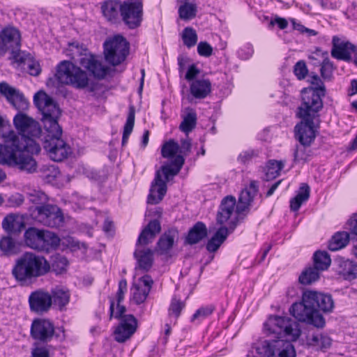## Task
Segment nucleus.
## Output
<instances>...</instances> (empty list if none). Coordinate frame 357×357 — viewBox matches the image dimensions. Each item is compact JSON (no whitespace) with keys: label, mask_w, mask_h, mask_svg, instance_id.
<instances>
[{"label":"nucleus","mask_w":357,"mask_h":357,"mask_svg":"<svg viewBox=\"0 0 357 357\" xmlns=\"http://www.w3.org/2000/svg\"><path fill=\"white\" fill-rule=\"evenodd\" d=\"M137 321L132 314H125L116 328L114 335L118 342H124L128 340L136 331Z\"/></svg>","instance_id":"nucleus-19"},{"label":"nucleus","mask_w":357,"mask_h":357,"mask_svg":"<svg viewBox=\"0 0 357 357\" xmlns=\"http://www.w3.org/2000/svg\"><path fill=\"white\" fill-rule=\"evenodd\" d=\"M188 93H185L183 91V96L189 102L196 103L197 100L206 98L211 91H187Z\"/></svg>","instance_id":"nucleus-47"},{"label":"nucleus","mask_w":357,"mask_h":357,"mask_svg":"<svg viewBox=\"0 0 357 357\" xmlns=\"http://www.w3.org/2000/svg\"><path fill=\"white\" fill-rule=\"evenodd\" d=\"M197 34L195 30L190 26L185 27L182 32V40L183 44L188 47H194L197 42Z\"/></svg>","instance_id":"nucleus-44"},{"label":"nucleus","mask_w":357,"mask_h":357,"mask_svg":"<svg viewBox=\"0 0 357 357\" xmlns=\"http://www.w3.org/2000/svg\"><path fill=\"white\" fill-rule=\"evenodd\" d=\"M310 189L307 183H302L297 195L290 200V208L294 211H297L302 204L306 202L310 197Z\"/></svg>","instance_id":"nucleus-35"},{"label":"nucleus","mask_w":357,"mask_h":357,"mask_svg":"<svg viewBox=\"0 0 357 357\" xmlns=\"http://www.w3.org/2000/svg\"><path fill=\"white\" fill-rule=\"evenodd\" d=\"M29 201L38 206L46 205L48 202L47 195L43 191L38 190H31L27 192Z\"/></svg>","instance_id":"nucleus-45"},{"label":"nucleus","mask_w":357,"mask_h":357,"mask_svg":"<svg viewBox=\"0 0 357 357\" xmlns=\"http://www.w3.org/2000/svg\"><path fill=\"white\" fill-rule=\"evenodd\" d=\"M303 301L307 303H312L315 309H319L324 312H331L334 308V301L329 294L315 291H305L303 293Z\"/></svg>","instance_id":"nucleus-18"},{"label":"nucleus","mask_w":357,"mask_h":357,"mask_svg":"<svg viewBox=\"0 0 357 357\" xmlns=\"http://www.w3.org/2000/svg\"><path fill=\"white\" fill-rule=\"evenodd\" d=\"M29 303L31 311L37 313L45 312L52 306V295L47 291L39 289L30 294Z\"/></svg>","instance_id":"nucleus-21"},{"label":"nucleus","mask_w":357,"mask_h":357,"mask_svg":"<svg viewBox=\"0 0 357 357\" xmlns=\"http://www.w3.org/2000/svg\"><path fill=\"white\" fill-rule=\"evenodd\" d=\"M257 191V183L255 181H252L248 187L242 190L238 197V202L236 204L238 213H244L249 210V207Z\"/></svg>","instance_id":"nucleus-24"},{"label":"nucleus","mask_w":357,"mask_h":357,"mask_svg":"<svg viewBox=\"0 0 357 357\" xmlns=\"http://www.w3.org/2000/svg\"><path fill=\"white\" fill-rule=\"evenodd\" d=\"M18 135L13 130L3 133V144H0V164L31 174L37 169L33 154L39 153L40 145L36 142L42 132L38 122L24 114L18 113L13 119Z\"/></svg>","instance_id":"nucleus-1"},{"label":"nucleus","mask_w":357,"mask_h":357,"mask_svg":"<svg viewBox=\"0 0 357 357\" xmlns=\"http://www.w3.org/2000/svg\"><path fill=\"white\" fill-rule=\"evenodd\" d=\"M305 146L301 144V146L296 147L294 154L295 161L300 162L307 160L309 155L306 153Z\"/></svg>","instance_id":"nucleus-56"},{"label":"nucleus","mask_w":357,"mask_h":357,"mask_svg":"<svg viewBox=\"0 0 357 357\" xmlns=\"http://www.w3.org/2000/svg\"><path fill=\"white\" fill-rule=\"evenodd\" d=\"M54 326L45 319H36L33 321L30 333L33 339L42 342L51 341L54 334Z\"/></svg>","instance_id":"nucleus-17"},{"label":"nucleus","mask_w":357,"mask_h":357,"mask_svg":"<svg viewBox=\"0 0 357 357\" xmlns=\"http://www.w3.org/2000/svg\"><path fill=\"white\" fill-rule=\"evenodd\" d=\"M215 307L213 305H207L200 307L192 317V321L196 319L202 320L210 316L214 311Z\"/></svg>","instance_id":"nucleus-49"},{"label":"nucleus","mask_w":357,"mask_h":357,"mask_svg":"<svg viewBox=\"0 0 357 357\" xmlns=\"http://www.w3.org/2000/svg\"><path fill=\"white\" fill-rule=\"evenodd\" d=\"M188 61L189 59L186 56H183L182 55L178 56V72L181 75L183 73L186 64Z\"/></svg>","instance_id":"nucleus-62"},{"label":"nucleus","mask_w":357,"mask_h":357,"mask_svg":"<svg viewBox=\"0 0 357 357\" xmlns=\"http://www.w3.org/2000/svg\"><path fill=\"white\" fill-rule=\"evenodd\" d=\"M117 312L114 313V302L111 301L109 307L110 318L114 317L116 319H121V318L125 316L123 314L126 312V307L121 305V303H117Z\"/></svg>","instance_id":"nucleus-54"},{"label":"nucleus","mask_w":357,"mask_h":357,"mask_svg":"<svg viewBox=\"0 0 357 357\" xmlns=\"http://www.w3.org/2000/svg\"><path fill=\"white\" fill-rule=\"evenodd\" d=\"M123 2L119 0H107L101 6L103 16L110 22L116 23L121 17Z\"/></svg>","instance_id":"nucleus-25"},{"label":"nucleus","mask_w":357,"mask_h":357,"mask_svg":"<svg viewBox=\"0 0 357 357\" xmlns=\"http://www.w3.org/2000/svg\"><path fill=\"white\" fill-rule=\"evenodd\" d=\"M26 65L27 66L29 73L31 75L37 76L40 74V65L38 64V63L34 61L33 59H31V61H29Z\"/></svg>","instance_id":"nucleus-60"},{"label":"nucleus","mask_w":357,"mask_h":357,"mask_svg":"<svg viewBox=\"0 0 357 357\" xmlns=\"http://www.w3.org/2000/svg\"><path fill=\"white\" fill-rule=\"evenodd\" d=\"M0 250L6 256L15 255L19 251L17 243L10 236H3L1 238Z\"/></svg>","instance_id":"nucleus-40"},{"label":"nucleus","mask_w":357,"mask_h":357,"mask_svg":"<svg viewBox=\"0 0 357 357\" xmlns=\"http://www.w3.org/2000/svg\"><path fill=\"white\" fill-rule=\"evenodd\" d=\"M142 17L143 4L141 0H125L123 2L121 19L129 29L139 27Z\"/></svg>","instance_id":"nucleus-14"},{"label":"nucleus","mask_w":357,"mask_h":357,"mask_svg":"<svg viewBox=\"0 0 357 357\" xmlns=\"http://www.w3.org/2000/svg\"><path fill=\"white\" fill-rule=\"evenodd\" d=\"M56 79L61 85L70 86L76 89H85L89 83V78L86 71L70 61H62L57 66L54 77L47 81V86L50 87Z\"/></svg>","instance_id":"nucleus-7"},{"label":"nucleus","mask_w":357,"mask_h":357,"mask_svg":"<svg viewBox=\"0 0 357 357\" xmlns=\"http://www.w3.org/2000/svg\"><path fill=\"white\" fill-rule=\"evenodd\" d=\"M294 73L298 80L304 79L309 73V70L303 60L296 62L294 66Z\"/></svg>","instance_id":"nucleus-48"},{"label":"nucleus","mask_w":357,"mask_h":357,"mask_svg":"<svg viewBox=\"0 0 357 357\" xmlns=\"http://www.w3.org/2000/svg\"><path fill=\"white\" fill-rule=\"evenodd\" d=\"M161 230L160 223L157 220L149 222L148 225L142 231L137 240V245H147L155 238Z\"/></svg>","instance_id":"nucleus-26"},{"label":"nucleus","mask_w":357,"mask_h":357,"mask_svg":"<svg viewBox=\"0 0 357 357\" xmlns=\"http://www.w3.org/2000/svg\"><path fill=\"white\" fill-rule=\"evenodd\" d=\"M33 101L43 114L42 121L45 130L43 148L52 160L61 162L72 152L70 146L61 138L63 131L58 123L61 109L45 91H38Z\"/></svg>","instance_id":"nucleus-2"},{"label":"nucleus","mask_w":357,"mask_h":357,"mask_svg":"<svg viewBox=\"0 0 357 357\" xmlns=\"http://www.w3.org/2000/svg\"><path fill=\"white\" fill-rule=\"evenodd\" d=\"M25 224L22 216L16 214H10L4 218L2 227L8 233H17L21 231Z\"/></svg>","instance_id":"nucleus-30"},{"label":"nucleus","mask_w":357,"mask_h":357,"mask_svg":"<svg viewBox=\"0 0 357 357\" xmlns=\"http://www.w3.org/2000/svg\"><path fill=\"white\" fill-rule=\"evenodd\" d=\"M316 55L317 56H321L322 58L321 63L319 66L321 76L314 73H311L307 78V82L311 86L303 89H326L324 82H331L333 78V73L336 67L328 58V52L317 51Z\"/></svg>","instance_id":"nucleus-11"},{"label":"nucleus","mask_w":357,"mask_h":357,"mask_svg":"<svg viewBox=\"0 0 357 357\" xmlns=\"http://www.w3.org/2000/svg\"><path fill=\"white\" fill-rule=\"evenodd\" d=\"M242 213L237 211L236 198L227 196L221 202L216 215L217 222L220 225L227 224L231 230H234Z\"/></svg>","instance_id":"nucleus-12"},{"label":"nucleus","mask_w":357,"mask_h":357,"mask_svg":"<svg viewBox=\"0 0 357 357\" xmlns=\"http://www.w3.org/2000/svg\"><path fill=\"white\" fill-rule=\"evenodd\" d=\"M338 273L345 280L356 279L357 278V262L351 259H340L338 261Z\"/></svg>","instance_id":"nucleus-29"},{"label":"nucleus","mask_w":357,"mask_h":357,"mask_svg":"<svg viewBox=\"0 0 357 357\" xmlns=\"http://www.w3.org/2000/svg\"><path fill=\"white\" fill-rule=\"evenodd\" d=\"M105 61L115 66L124 61L129 54L130 45L122 36H114L107 39L104 44Z\"/></svg>","instance_id":"nucleus-9"},{"label":"nucleus","mask_w":357,"mask_h":357,"mask_svg":"<svg viewBox=\"0 0 357 357\" xmlns=\"http://www.w3.org/2000/svg\"><path fill=\"white\" fill-rule=\"evenodd\" d=\"M183 307L184 304L180 300L174 298L169 308V315L171 317L174 316L175 319H177Z\"/></svg>","instance_id":"nucleus-50"},{"label":"nucleus","mask_w":357,"mask_h":357,"mask_svg":"<svg viewBox=\"0 0 357 357\" xmlns=\"http://www.w3.org/2000/svg\"><path fill=\"white\" fill-rule=\"evenodd\" d=\"M135 109L133 106H130L129 112L127 116L126 122L123 127V132L122 136V145L125 146L128 140L130 134L132 132L135 125Z\"/></svg>","instance_id":"nucleus-39"},{"label":"nucleus","mask_w":357,"mask_h":357,"mask_svg":"<svg viewBox=\"0 0 357 357\" xmlns=\"http://www.w3.org/2000/svg\"><path fill=\"white\" fill-rule=\"evenodd\" d=\"M312 341L314 342V344L322 349L328 348L331 344V339L329 337L322 334H317L314 335L312 337Z\"/></svg>","instance_id":"nucleus-52"},{"label":"nucleus","mask_w":357,"mask_h":357,"mask_svg":"<svg viewBox=\"0 0 357 357\" xmlns=\"http://www.w3.org/2000/svg\"><path fill=\"white\" fill-rule=\"evenodd\" d=\"M332 44L331 56L333 58L347 62L352 61L351 53L356 52L357 46L349 41H342L337 36L333 37Z\"/></svg>","instance_id":"nucleus-20"},{"label":"nucleus","mask_w":357,"mask_h":357,"mask_svg":"<svg viewBox=\"0 0 357 357\" xmlns=\"http://www.w3.org/2000/svg\"><path fill=\"white\" fill-rule=\"evenodd\" d=\"M177 231L174 229L169 230L162 234L157 244V252L160 255L167 254L173 247Z\"/></svg>","instance_id":"nucleus-31"},{"label":"nucleus","mask_w":357,"mask_h":357,"mask_svg":"<svg viewBox=\"0 0 357 357\" xmlns=\"http://www.w3.org/2000/svg\"><path fill=\"white\" fill-rule=\"evenodd\" d=\"M24 201V197L20 193L12 195L8 199L9 205L12 207L21 206Z\"/></svg>","instance_id":"nucleus-59"},{"label":"nucleus","mask_w":357,"mask_h":357,"mask_svg":"<svg viewBox=\"0 0 357 357\" xmlns=\"http://www.w3.org/2000/svg\"><path fill=\"white\" fill-rule=\"evenodd\" d=\"M50 270V264L43 256L26 252L15 260L12 275L21 285H28Z\"/></svg>","instance_id":"nucleus-6"},{"label":"nucleus","mask_w":357,"mask_h":357,"mask_svg":"<svg viewBox=\"0 0 357 357\" xmlns=\"http://www.w3.org/2000/svg\"><path fill=\"white\" fill-rule=\"evenodd\" d=\"M0 93L17 110L24 111L29 107V101L19 91H0Z\"/></svg>","instance_id":"nucleus-27"},{"label":"nucleus","mask_w":357,"mask_h":357,"mask_svg":"<svg viewBox=\"0 0 357 357\" xmlns=\"http://www.w3.org/2000/svg\"><path fill=\"white\" fill-rule=\"evenodd\" d=\"M7 127H10V123L8 121H4L1 116H0V137L3 133L8 132L5 130Z\"/></svg>","instance_id":"nucleus-64"},{"label":"nucleus","mask_w":357,"mask_h":357,"mask_svg":"<svg viewBox=\"0 0 357 357\" xmlns=\"http://www.w3.org/2000/svg\"><path fill=\"white\" fill-rule=\"evenodd\" d=\"M331 258L327 252L317 251L314 254V267L320 272L326 270L331 265Z\"/></svg>","instance_id":"nucleus-41"},{"label":"nucleus","mask_w":357,"mask_h":357,"mask_svg":"<svg viewBox=\"0 0 357 357\" xmlns=\"http://www.w3.org/2000/svg\"><path fill=\"white\" fill-rule=\"evenodd\" d=\"M197 52L202 56L208 57L212 55L213 47L207 42H200L197 45Z\"/></svg>","instance_id":"nucleus-53"},{"label":"nucleus","mask_w":357,"mask_h":357,"mask_svg":"<svg viewBox=\"0 0 357 357\" xmlns=\"http://www.w3.org/2000/svg\"><path fill=\"white\" fill-rule=\"evenodd\" d=\"M264 329L269 333L275 334L278 340L266 342L264 346L265 357H296V351L291 341H296L301 335L298 324L289 317L270 316L264 323Z\"/></svg>","instance_id":"nucleus-3"},{"label":"nucleus","mask_w":357,"mask_h":357,"mask_svg":"<svg viewBox=\"0 0 357 357\" xmlns=\"http://www.w3.org/2000/svg\"><path fill=\"white\" fill-rule=\"evenodd\" d=\"M135 257L137 261V269L143 271H148L153 265V252L149 250H136Z\"/></svg>","instance_id":"nucleus-32"},{"label":"nucleus","mask_w":357,"mask_h":357,"mask_svg":"<svg viewBox=\"0 0 357 357\" xmlns=\"http://www.w3.org/2000/svg\"><path fill=\"white\" fill-rule=\"evenodd\" d=\"M289 312L299 321L313 325L317 328H322L325 325L324 317L312 303H307L303 301V296L301 302L295 303L291 306Z\"/></svg>","instance_id":"nucleus-10"},{"label":"nucleus","mask_w":357,"mask_h":357,"mask_svg":"<svg viewBox=\"0 0 357 357\" xmlns=\"http://www.w3.org/2000/svg\"><path fill=\"white\" fill-rule=\"evenodd\" d=\"M52 298V303L58 305L60 308L67 305L70 299L68 291L63 288L56 287L52 289L50 294Z\"/></svg>","instance_id":"nucleus-38"},{"label":"nucleus","mask_w":357,"mask_h":357,"mask_svg":"<svg viewBox=\"0 0 357 357\" xmlns=\"http://www.w3.org/2000/svg\"><path fill=\"white\" fill-rule=\"evenodd\" d=\"M178 151V144L172 139L163 144L161 150L162 157L174 158L169 164L162 166L160 169L156 172L148 196L149 204H156L163 199L167 192V182L169 177L176 175L180 172L184 163V158L181 155H176Z\"/></svg>","instance_id":"nucleus-4"},{"label":"nucleus","mask_w":357,"mask_h":357,"mask_svg":"<svg viewBox=\"0 0 357 357\" xmlns=\"http://www.w3.org/2000/svg\"><path fill=\"white\" fill-rule=\"evenodd\" d=\"M270 24L271 25L276 24L280 29H284L288 26L287 20L278 16H276L273 20H271Z\"/></svg>","instance_id":"nucleus-61"},{"label":"nucleus","mask_w":357,"mask_h":357,"mask_svg":"<svg viewBox=\"0 0 357 357\" xmlns=\"http://www.w3.org/2000/svg\"><path fill=\"white\" fill-rule=\"evenodd\" d=\"M182 121L179 129L187 135L196 127L197 116L195 110L190 107H185L181 113Z\"/></svg>","instance_id":"nucleus-28"},{"label":"nucleus","mask_w":357,"mask_h":357,"mask_svg":"<svg viewBox=\"0 0 357 357\" xmlns=\"http://www.w3.org/2000/svg\"><path fill=\"white\" fill-rule=\"evenodd\" d=\"M153 280L149 275H144L135 280L130 288V300L137 305L143 303L152 288Z\"/></svg>","instance_id":"nucleus-16"},{"label":"nucleus","mask_w":357,"mask_h":357,"mask_svg":"<svg viewBox=\"0 0 357 357\" xmlns=\"http://www.w3.org/2000/svg\"><path fill=\"white\" fill-rule=\"evenodd\" d=\"M229 234L228 228L222 227L218 229L213 236L208 241L206 249L211 252H215L225 241Z\"/></svg>","instance_id":"nucleus-34"},{"label":"nucleus","mask_w":357,"mask_h":357,"mask_svg":"<svg viewBox=\"0 0 357 357\" xmlns=\"http://www.w3.org/2000/svg\"><path fill=\"white\" fill-rule=\"evenodd\" d=\"M127 291V282L125 279H122L119 282V288L116 292V301L121 303L124 299L125 294Z\"/></svg>","instance_id":"nucleus-57"},{"label":"nucleus","mask_w":357,"mask_h":357,"mask_svg":"<svg viewBox=\"0 0 357 357\" xmlns=\"http://www.w3.org/2000/svg\"><path fill=\"white\" fill-rule=\"evenodd\" d=\"M258 155V151L255 150H247L243 151L238 155V160L241 163L245 164L250 161L253 158Z\"/></svg>","instance_id":"nucleus-55"},{"label":"nucleus","mask_w":357,"mask_h":357,"mask_svg":"<svg viewBox=\"0 0 357 357\" xmlns=\"http://www.w3.org/2000/svg\"><path fill=\"white\" fill-rule=\"evenodd\" d=\"M191 148V142L190 139H184L181 141V147L179 146L180 152L181 153L187 154L190 152Z\"/></svg>","instance_id":"nucleus-63"},{"label":"nucleus","mask_w":357,"mask_h":357,"mask_svg":"<svg viewBox=\"0 0 357 357\" xmlns=\"http://www.w3.org/2000/svg\"><path fill=\"white\" fill-rule=\"evenodd\" d=\"M325 91H301L302 104L298 107L297 116L303 120L295 127L300 143L310 146L315 138L314 119L317 113L322 108Z\"/></svg>","instance_id":"nucleus-5"},{"label":"nucleus","mask_w":357,"mask_h":357,"mask_svg":"<svg viewBox=\"0 0 357 357\" xmlns=\"http://www.w3.org/2000/svg\"><path fill=\"white\" fill-rule=\"evenodd\" d=\"M284 166L282 160H270L264 168V179L270 181L278 176Z\"/></svg>","instance_id":"nucleus-36"},{"label":"nucleus","mask_w":357,"mask_h":357,"mask_svg":"<svg viewBox=\"0 0 357 357\" xmlns=\"http://www.w3.org/2000/svg\"><path fill=\"white\" fill-rule=\"evenodd\" d=\"M31 357H50V351L47 345L36 343L31 351Z\"/></svg>","instance_id":"nucleus-51"},{"label":"nucleus","mask_w":357,"mask_h":357,"mask_svg":"<svg viewBox=\"0 0 357 357\" xmlns=\"http://www.w3.org/2000/svg\"><path fill=\"white\" fill-rule=\"evenodd\" d=\"M12 59L19 65L25 66L31 59H33L31 54L25 51H21L20 48H15L10 52Z\"/></svg>","instance_id":"nucleus-46"},{"label":"nucleus","mask_w":357,"mask_h":357,"mask_svg":"<svg viewBox=\"0 0 357 357\" xmlns=\"http://www.w3.org/2000/svg\"><path fill=\"white\" fill-rule=\"evenodd\" d=\"M320 271L314 266L306 268L299 276V282L303 284H310L319 278Z\"/></svg>","instance_id":"nucleus-42"},{"label":"nucleus","mask_w":357,"mask_h":357,"mask_svg":"<svg viewBox=\"0 0 357 357\" xmlns=\"http://www.w3.org/2000/svg\"><path fill=\"white\" fill-rule=\"evenodd\" d=\"M79 64L87 69L94 77L103 79L109 71V68L102 64L95 56L84 54L79 61Z\"/></svg>","instance_id":"nucleus-23"},{"label":"nucleus","mask_w":357,"mask_h":357,"mask_svg":"<svg viewBox=\"0 0 357 357\" xmlns=\"http://www.w3.org/2000/svg\"><path fill=\"white\" fill-rule=\"evenodd\" d=\"M185 79L190 84V89H211V80L206 76H201V70L195 64L188 66Z\"/></svg>","instance_id":"nucleus-22"},{"label":"nucleus","mask_w":357,"mask_h":357,"mask_svg":"<svg viewBox=\"0 0 357 357\" xmlns=\"http://www.w3.org/2000/svg\"><path fill=\"white\" fill-rule=\"evenodd\" d=\"M179 17L185 20L194 18L197 14V5L185 2L178 8Z\"/></svg>","instance_id":"nucleus-43"},{"label":"nucleus","mask_w":357,"mask_h":357,"mask_svg":"<svg viewBox=\"0 0 357 357\" xmlns=\"http://www.w3.org/2000/svg\"><path fill=\"white\" fill-rule=\"evenodd\" d=\"M24 243L30 248L38 251H50L56 249L60 238L54 233L36 227H29L24 232Z\"/></svg>","instance_id":"nucleus-8"},{"label":"nucleus","mask_w":357,"mask_h":357,"mask_svg":"<svg viewBox=\"0 0 357 357\" xmlns=\"http://www.w3.org/2000/svg\"><path fill=\"white\" fill-rule=\"evenodd\" d=\"M21 45V33L17 28L8 25L0 30V56L15 48H20Z\"/></svg>","instance_id":"nucleus-15"},{"label":"nucleus","mask_w":357,"mask_h":357,"mask_svg":"<svg viewBox=\"0 0 357 357\" xmlns=\"http://www.w3.org/2000/svg\"><path fill=\"white\" fill-rule=\"evenodd\" d=\"M345 228L351 234L357 235V213L354 214L347 222Z\"/></svg>","instance_id":"nucleus-58"},{"label":"nucleus","mask_w":357,"mask_h":357,"mask_svg":"<svg viewBox=\"0 0 357 357\" xmlns=\"http://www.w3.org/2000/svg\"><path fill=\"white\" fill-rule=\"evenodd\" d=\"M350 236L347 231H338L335 233L328 244L331 251H337L344 248L349 242Z\"/></svg>","instance_id":"nucleus-37"},{"label":"nucleus","mask_w":357,"mask_h":357,"mask_svg":"<svg viewBox=\"0 0 357 357\" xmlns=\"http://www.w3.org/2000/svg\"><path fill=\"white\" fill-rule=\"evenodd\" d=\"M32 215L36 221L50 227H59L64 220L61 209L52 204L37 206Z\"/></svg>","instance_id":"nucleus-13"},{"label":"nucleus","mask_w":357,"mask_h":357,"mask_svg":"<svg viewBox=\"0 0 357 357\" xmlns=\"http://www.w3.org/2000/svg\"><path fill=\"white\" fill-rule=\"evenodd\" d=\"M206 235L207 230L205 225L202 222H198L190 229L186 241L190 245L195 244L204 238Z\"/></svg>","instance_id":"nucleus-33"}]
</instances>
